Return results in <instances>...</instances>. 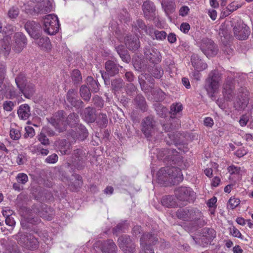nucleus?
Returning a JSON list of instances; mask_svg holds the SVG:
<instances>
[{
    "instance_id": "f8f14e48",
    "label": "nucleus",
    "mask_w": 253,
    "mask_h": 253,
    "mask_svg": "<svg viewBox=\"0 0 253 253\" xmlns=\"http://www.w3.org/2000/svg\"><path fill=\"white\" fill-rule=\"evenodd\" d=\"M175 194L179 200L183 202H192L195 198L194 191L187 187L177 188L175 190Z\"/></svg>"
},
{
    "instance_id": "a18cd8bd",
    "label": "nucleus",
    "mask_w": 253,
    "mask_h": 253,
    "mask_svg": "<svg viewBox=\"0 0 253 253\" xmlns=\"http://www.w3.org/2000/svg\"><path fill=\"white\" fill-rule=\"evenodd\" d=\"M146 74H142L141 76H139L138 77V81L140 85L141 89L143 91L147 92L149 91V88L148 85L146 84V82L145 81V79H147V78L146 77Z\"/></svg>"
},
{
    "instance_id": "e433bc0d",
    "label": "nucleus",
    "mask_w": 253,
    "mask_h": 253,
    "mask_svg": "<svg viewBox=\"0 0 253 253\" xmlns=\"http://www.w3.org/2000/svg\"><path fill=\"white\" fill-rule=\"evenodd\" d=\"M75 127L79 134V138L82 140H84L88 136V132L85 126L82 124H79Z\"/></svg>"
},
{
    "instance_id": "aec40b11",
    "label": "nucleus",
    "mask_w": 253,
    "mask_h": 253,
    "mask_svg": "<svg viewBox=\"0 0 253 253\" xmlns=\"http://www.w3.org/2000/svg\"><path fill=\"white\" fill-rule=\"evenodd\" d=\"M77 95V91L74 89H70L67 93V100L74 107L83 108L84 106V102L81 99H78Z\"/></svg>"
},
{
    "instance_id": "0eeeda50",
    "label": "nucleus",
    "mask_w": 253,
    "mask_h": 253,
    "mask_svg": "<svg viewBox=\"0 0 253 253\" xmlns=\"http://www.w3.org/2000/svg\"><path fill=\"white\" fill-rule=\"evenodd\" d=\"M18 243L29 250H34L38 246V241L36 238L30 233L19 231L14 236Z\"/></svg>"
},
{
    "instance_id": "774afa93",
    "label": "nucleus",
    "mask_w": 253,
    "mask_h": 253,
    "mask_svg": "<svg viewBox=\"0 0 253 253\" xmlns=\"http://www.w3.org/2000/svg\"><path fill=\"white\" fill-rule=\"evenodd\" d=\"M14 104L12 101H6L3 104V109L6 111H11L13 109Z\"/></svg>"
},
{
    "instance_id": "864d4df0",
    "label": "nucleus",
    "mask_w": 253,
    "mask_h": 253,
    "mask_svg": "<svg viewBox=\"0 0 253 253\" xmlns=\"http://www.w3.org/2000/svg\"><path fill=\"white\" fill-rule=\"evenodd\" d=\"M25 133L24 134L25 138L32 137L35 135L34 129L31 126H26L25 128Z\"/></svg>"
},
{
    "instance_id": "4be33fe9",
    "label": "nucleus",
    "mask_w": 253,
    "mask_h": 253,
    "mask_svg": "<svg viewBox=\"0 0 253 253\" xmlns=\"http://www.w3.org/2000/svg\"><path fill=\"white\" fill-rule=\"evenodd\" d=\"M125 42L126 47L130 50H135L140 46L139 39L136 36H126Z\"/></svg>"
},
{
    "instance_id": "37998d69",
    "label": "nucleus",
    "mask_w": 253,
    "mask_h": 253,
    "mask_svg": "<svg viewBox=\"0 0 253 253\" xmlns=\"http://www.w3.org/2000/svg\"><path fill=\"white\" fill-rule=\"evenodd\" d=\"M2 214L4 217H5V222L6 225L11 226V230H13V227L15 225V221L13 217L11 216L10 215L7 214V211H2Z\"/></svg>"
},
{
    "instance_id": "2eb2a0df",
    "label": "nucleus",
    "mask_w": 253,
    "mask_h": 253,
    "mask_svg": "<svg viewBox=\"0 0 253 253\" xmlns=\"http://www.w3.org/2000/svg\"><path fill=\"white\" fill-rule=\"evenodd\" d=\"M234 36L239 40H246L250 34L249 27L243 22L237 23L233 28Z\"/></svg>"
},
{
    "instance_id": "72a5a7b5",
    "label": "nucleus",
    "mask_w": 253,
    "mask_h": 253,
    "mask_svg": "<svg viewBox=\"0 0 253 253\" xmlns=\"http://www.w3.org/2000/svg\"><path fill=\"white\" fill-rule=\"evenodd\" d=\"M5 67L2 64L0 65V91L3 93L7 91L5 84L3 83L5 78Z\"/></svg>"
},
{
    "instance_id": "1a4fd4ad",
    "label": "nucleus",
    "mask_w": 253,
    "mask_h": 253,
    "mask_svg": "<svg viewBox=\"0 0 253 253\" xmlns=\"http://www.w3.org/2000/svg\"><path fill=\"white\" fill-rule=\"evenodd\" d=\"M118 244L120 249L124 253H134L136 251V245L127 235H122L118 238Z\"/></svg>"
},
{
    "instance_id": "603ef678",
    "label": "nucleus",
    "mask_w": 253,
    "mask_h": 253,
    "mask_svg": "<svg viewBox=\"0 0 253 253\" xmlns=\"http://www.w3.org/2000/svg\"><path fill=\"white\" fill-rule=\"evenodd\" d=\"M229 206L230 209H234L236 208L240 203V200L238 198H230L228 201Z\"/></svg>"
},
{
    "instance_id": "7ed1b4c3",
    "label": "nucleus",
    "mask_w": 253,
    "mask_h": 253,
    "mask_svg": "<svg viewBox=\"0 0 253 253\" xmlns=\"http://www.w3.org/2000/svg\"><path fill=\"white\" fill-rule=\"evenodd\" d=\"M157 179L161 183L175 185L181 181L183 177L180 169L174 167H166L158 171Z\"/></svg>"
},
{
    "instance_id": "ea45409f",
    "label": "nucleus",
    "mask_w": 253,
    "mask_h": 253,
    "mask_svg": "<svg viewBox=\"0 0 253 253\" xmlns=\"http://www.w3.org/2000/svg\"><path fill=\"white\" fill-rule=\"evenodd\" d=\"M132 28L135 31L141 29L147 32V26L142 19H138L135 22H133Z\"/></svg>"
},
{
    "instance_id": "f257e3e1",
    "label": "nucleus",
    "mask_w": 253,
    "mask_h": 253,
    "mask_svg": "<svg viewBox=\"0 0 253 253\" xmlns=\"http://www.w3.org/2000/svg\"><path fill=\"white\" fill-rule=\"evenodd\" d=\"M235 81L234 77L228 76L223 85L222 93L224 98L228 100H231L236 98L234 106L236 109L244 108L249 102V98L246 92L242 88L237 93L234 92Z\"/></svg>"
},
{
    "instance_id": "0e129e2a",
    "label": "nucleus",
    "mask_w": 253,
    "mask_h": 253,
    "mask_svg": "<svg viewBox=\"0 0 253 253\" xmlns=\"http://www.w3.org/2000/svg\"><path fill=\"white\" fill-rule=\"evenodd\" d=\"M38 139L41 143L44 145L49 144L48 139L47 138L46 136L42 133H41L39 135Z\"/></svg>"
},
{
    "instance_id": "4468645a",
    "label": "nucleus",
    "mask_w": 253,
    "mask_h": 253,
    "mask_svg": "<svg viewBox=\"0 0 253 253\" xmlns=\"http://www.w3.org/2000/svg\"><path fill=\"white\" fill-rule=\"evenodd\" d=\"M215 237V232L213 229L205 228L202 230L200 237L195 240V242L200 246H205L211 244Z\"/></svg>"
},
{
    "instance_id": "4c0bfd02",
    "label": "nucleus",
    "mask_w": 253,
    "mask_h": 253,
    "mask_svg": "<svg viewBox=\"0 0 253 253\" xmlns=\"http://www.w3.org/2000/svg\"><path fill=\"white\" fill-rule=\"evenodd\" d=\"M112 88L114 92L121 90L125 86V83L121 78L115 79L111 82Z\"/></svg>"
},
{
    "instance_id": "7c9ffc66",
    "label": "nucleus",
    "mask_w": 253,
    "mask_h": 253,
    "mask_svg": "<svg viewBox=\"0 0 253 253\" xmlns=\"http://www.w3.org/2000/svg\"><path fill=\"white\" fill-rule=\"evenodd\" d=\"M161 202L162 205L167 208H174L177 205L175 198L170 195L163 197Z\"/></svg>"
},
{
    "instance_id": "de8ad7c7",
    "label": "nucleus",
    "mask_w": 253,
    "mask_h": 253,
    "mask_svg": "<svg viewBox=\"0 0 253 253\" xmlns=\"http://www.w3.org/2000/svg\"><path fill=\"white\" fill-rule=\"evenodd\" d=\"M19 10L17 7L12 6L11 7L7 12V15L10 19H15L19 15Z\"/></svg>"
},
{
    "instance_id": "473e14b6",
    "label": "nucleus",
    "mask_w": 253,
    "mask_h": 253,
    "mask_svg": "<svg viewBox=\"0 0 253 253\" xmlns=\"http://www.w3.org/2000/svg\"><path fill=\"white\" fill-rule=\"evenodd\" d=\"M10 47L8 42L5 41H0V56H3L6 57L10 52Z\"/></svg>"
},
{
    "instance_id": "8fccbe9b",
    "label": "nucleus",
    "mask_w": 253,
    "mask_h": 253,
    "mask_svg": "<svg viewBox=\"0 0 253 253\" xmlns=\"http://www.w3.org/2000/svg\"><path fill=\"white\" fill-rule=\"evenodd\" d=\"M38 221V219H35L34 217H31L30 216H27L25 220H22L21 221V225L23 228H29L30 226L29 225H26V222L34 224L35 223Z\"/></svg>"
},
{
    "instance_id": "13d9d810",
    "label": "nucleus",
    "mask_w": 253,
    "mask_h": 253,
    "mask_svg": "<svg viewBox=\"0 0 253 253\" xmlns=\"http://www.w3.org/2000/svg\"><path fill=\"white\" fill-rule=\"evenodd\" d=\"M136 87L132 84H127L126 86V91L130 95H132L136 91Z\"/></svg>"
},
{
    "instance_id": "09e8293b",
    "label": "nucleus",
    "mask_w": 253,
    "mask_h": 253,
    "mask_svg": "<svg viewBox=\"0 0 253 253\" xmlns=\"http://www.w3.org/2000/svg\"><path fill=\"white\" fill-rule=\"evenodd\" d=\"M93 104L97 107L102 108L104 106V101L98 95H95L92 99Z\"/></svg>"
},
{
    "instance_id": "c03bdc74",
    "label": "nucleus",
    "mask_w": 253,
    "mask_h": 253,
    "mask_svg": "<svg viewBox=\"0 0 253 253\" xmlns=\"http://www.w3.org/2000/svg\"><path fill=\"white\" fill-rule=\"evenodd\" d=\"M182 105L180 103H173L170 106V113L171 115H175L182 110Z\"/></svg>"
},
{
    "instance_id": "4d7b16f0",
    "label": "nucleus",
    "mask_w": 253,
    "mask_h": 253,
    "mask_svg": "<svg viewBox=\"0 0 253 253\" xmlns=\"http://www.w3.org/2000/svg\"><path fill=\"white\" fill-rule=\"evenodd\" d=\"M50 213H48L47 211H41L39 212V214L42 218L47 220H50L52 219L53 213L52 211H50Z\"/></svg>"
},
{
    "instance_id": "412c9836",
    "label": "nucleus",
    "mask_w": 253,
    "mask_h": 253,
    "mask_svg": "<svg viewBox=\"0 0 253 253\" xmlns=\"http://www.w3.org/2000/svg\"><path fill=\"white\" fill-rule=\"evenodd\" d=\"M140 246H150L156 245L158 242V238L155 233H147L143 234L140 239Z\"/></svg>"
},
{
    "instance_id": "5fc2aeb1",
    "label": "nucleus",
    "mask_w": 253,
    "mask_h": 253,
    "mask_svg": "<svg viewBox=\"0 0 253 253\" xmlns=\"http://www.w3.org/2000/svg\"><path fill=\"white\" fill-rule=\"evenodd\" d=\"M163 74V70L160 67H156L152 71V75L157 79L160 78Z\"/></svg>"
},
{
    "instance_id": "a19ab883",
    "label": "nucleus",
    "mask_w": 253,
    "mask_h": 253,
    "mask_svg": "<svg viewBox=\"0 0 253 253\" xmlns=\"http://www.w3.org/2000/svg\"><path fill=\"white\" fill-rule=\"evenodd\" d=\"M71 78L74 84L81 83L82 77L80 71L77 69L74 70L71 74Z\"/></svg>"
},
{
    "instance_id": "69168bd1",
    "label": "nucleus",
    "mask_w": 253,
    "mask_h": 253,
    "mask_svg": "<svg viewBox=\"0 0 253 253\" xmlns=\"http://www.w3.org/2000/svg\"><path fill=\"white\" fill-rule=\"evenodd\" d=\"M170 125L169 124H164L162 126L163 129L165 131H170L174 129L177 128V126L176 125H173L172 123L170 122Z\"/></svg>"
},
{
    "instance_id": "a878e982",
    "label": "nucleus",
    "mask_w": 253,
    "mask_h": 253,
    "mask_svg": "<svg viewBox=\"0 0 253 253\" xmlns=\"http://www.w3.org/2000/svg\"><path fill=\"white\" fill-rule=\"evenodd\" d=\"M17 114L21 119L24 120L28 119L31 115L30 106L26 104L20 105L17 110Z\"/></svg>"
},
{
    "instance_id": "bb28decb",
    "label": "nucleus",
    "mask_w": 253,
    "mask_h": 253,
    "mask_svg": "<svg viewBox=\"0 0 253 253\" xmlns=\"http://www.w3.org/2000/svg\"><path fill=\"white\" fill-rule=\"evenodd\" d=\"M83 119L87 123H92L95 120V109L92 107L86 108L83 113Z\"/></svg>"
},
{
    "instance_id": "052dcab7",
    "label": "nucleus",
    "mask_w": 253,
    "mask_h": 253,
    "mask_svg": "<svg viewBox=\"0 0 253 253\" xmlns=\"http://www.w3.org/2000/svg\"><path fill=\"white\" fill-rule=\"evenodd\" d=\"M3 33L7 35H10L15 31L14 27L10 24H6L3 28Z\"/></svg>"
},
{
    "instance_id": "5701e85b",
    "label": "nucleus",
    "mask_w": 253,
    "mask_h": 253,
    "mask_svg": "<svg viewBox=\"0 0 253 253\" xmlns=\"http://www.w3.org/2000/svg\"><path fill=\"white\" fill-rule=\"evenodd\" d=\"M101 250L103 253H117V247L112 240H108L102 243Z\"/></svg>"
},
{
    "instance_id": "b1692460",
    "label": "nucleus",
    "mask_w": 253,
    "mask_h": 253,
    "mask_svg": "<svg viewBox=\"0 0 253 253\" xmlns=\"http://www.w3.org/2000/svg\"><path fill=\"white\" fill-rule=\"evenodd\" d=\"M191 60L192 66L198 72L206 69L208 67L207 64L204 62L197 54H193Z\"/></svg>"
},
{
    "instance_id": "6e6552de",
    "label": "nucleus",
    "mask_w": 253,
    "mask_h": 253,
    "mask_svg": "<svg viewBox=\"0 0 253 253\" xmlns=\"http://www.w3.org/2000/svg\"><path fill=\"white\" fill-rule=\"evenodd\" d=\"M59 29V22L58 17L54 14L46 15L43 19V29L49 35L57 33Z\"/></svg>"
},
{
    "instance_id": "49530a36",
    "label": "nucleus",
    "mask_w": 253,
    "mask_h": 253,
    "mask_svg": "<svg viewBox=\"0 0 253 253\" xmlns=\"http://www.w3.org/2000/svg\"><path fill=\"white\" fill-rule=\"evenodd\" d=\"M97 122L102 126H105L108 124V118L106 114L101 113L98 115Z\"/></svg>"
},
{
    "instance_id": "c9c22d12",
    "label": "nucleus",
    "mask_w": 253,
    "mask_h": 253,
    "mask_svg": "<svg viewBox=\"0 0 253 253\" xmlns=\"http://www.w3.org/2000/svg\"><path fill=\"white\" fill-rule=\"evenodd\" d=\"M80 93L81 97L86 101H88L91 97L90 89L86 85H82L80 89Z\"/></svg>"
},
{
    "instance_id": "f03ea898",
    "label": "nucleus",
    "mask_w": 253,
    "mask_h": 253,
    "mask_svg": "<svg viewBox=\"0 0 253 253\" xmlns=\"http://www.w3.org/2000/svg\"><path fill=\"white\" fill-rule=\"evenodd\" d=\"M79 121V118L77 114L71 113L67 118L63 111H58L53 118L49 120V123L59 132L63 131L66 129V125H68L72 127H75Z\"/></svg>"
},
{
    "instance_id": "393cba45",
    "label": "nucleus",
    "mask_w": 253,
    "mask_h": 253,
    "mask_svg": "<svg viewBox=\"0 0 253 253\" xmlns=\"http://www.w3.org/2000/svg\"><path fill=\"white\" fill-rule=\"evenodd\" d=\"M106 74L113 76L119 73V65L112 60H108L105 63Z\"/></svg>"
},
{
    "instance_id": "a211bd4d",
    "label": "nucleus",
    "mask_w": 253,
    "mask_h": 253,
    "mask_svg": "<svg viewBox=\"0 0 253 253\" xmlns=\"http://www.w3.org/2000/svg\"><path fill=\"white\" fill-rule=\"evenodd\" d=\"M14 40L13 49L15 52L20 53L27 44L26 38L23 33L18 32L15 34Z\"/></svg>"
},
{
    "instance_id": "c756f323",
    "label": "nucleus",
    "mask_w": 253,
    "mask_h": 253,
    "mask_svg": "<svg viewBox=\"0 0 253 253\" xmlns=\"http://www.w3.org/2000/svg\"><path fill=\"white\" fill-rule=\"evenodd\" d=\"M134 103L142 111L147 110V105L145 98L141 94H138L134 99Z\"/></svg>"
},
{
    "instance_id": "423d86ee",
    "label": "nucleus",
    "mask_w": 253,
    "mask_h": 253,
    "mask_svg": "<svg viewBox=\"0 0 253 253\" xmlns=\"http://www.w3.org/2000/svg\"><path fill=\"white\" fill-rule=\"evenodd\" d=\"M220 80L221 74L217 70H212L209 73L205 87L211 97H213V94L218 88Z\"/></svg>"
},
{
    "instance_id": "e2e57ef3",
    "label": "nucleus",
    "mask_w": 253,
    "mask_h": 253,
    "mask_svg": "<svg viewBox=\"0 0 253 253\" xmlns=\"http://www.w3.org/2000/svg\"><path fill=\"white\" fill-rule=\"evenodd\" d=\"M58 156L56 154H53L46 158L45 162L49 164H54L58 161Z\"/></svg>"
},
{
    "instance_id": "dca6fc26",
    "label": "nucleus",
    "mask_w": 253,
    "mask_h": 253,
    "mask_svg": "<svg viewBox=\"0 0 253 253\" xmlns=\"http://www.w3.org/2000/svg\"><path fill=\"white\" fill-rule=\"evenodd\" d=\"M144 56L147 60L153 64H158L161 61L162 56L160 51L154 47L148 46L144 49Z\"/></svg>"
},
{
    "instance_id": "2f4dec72",
    "label": "nucleus",
    "mask_w": 253,
    "mask_h": 253,
    "mask_svg": "<svg viewBox=\"0 0 253 253\" xmlns=\"http://www.w3.org/2000/svg\"><path fill=\"white\" fill-rule=\"evenodd\" d=\"M86 84L92 92H97L99 90V84L92 77L89 76L86 78Z\"/></svg>"
},
{
    "instance_id": "338daca9",
    "label": "nucleus",
    "mask_w": 253,
    "mask_h": 253,
    "mask_svg": "<svg viewBox=\"0 0 253 253\" xmlns=\"http://www.w3.org/2000/svg\"><path fill=\"white\" fill-rule=\"evenodd\" d=\"M156 111L159 116L163 117L165 115V113L167 112V109L166 107H163L161 105H158L156 107Z\"/></svg>"
},
{
    "instance_id": "9b49d317",
    "label": "nucleus",
    "mask_w": 253,
    "mask_h": 253,
    "mask_svg": "<svg viewBox=\"0 0 253 253\" xmlns=\"http://www.w3.org/2000/svg\"><path fill=\"white\" fill-rule=\"evenodd\" d=\"M188 221H190L192 226L195 228L202 227L206 224L202 213L196 209H190Z\"/></svg>"
},
{
    "instance_id": "20e7f679",
    "label": "nucleus",
    "mask_w": 253,
    "mask_h": 253,
    "mask_svg": "<svg viewBox=\"0 0 253 253\" xmlns=\"http://www.w3.org/2000/svg\"><path fill=\"white\" fill-rule=\"evenodd\" d=\"M17 87L24 96L30 98L35 92V85L32 83L28 82L25 75L20 74L15 79Z\"/></svg>"
},
{
    "instance_id": "680f3d73",
    "label": "nucleus",
    "mask_w": 253,
    "mask_h": 253,
    "mask_svg": "<svg viewBox=\"0 0 253 253\" xmlns=\"http://www.w3.org/2000/svg\"><path fill=\"white\" fill-rule=\"evenodd\" d=\"M237 9V8H232V4L228 5V6L223 10L222 13L223 16L225 17L228 16L231 13Z\"/></svg>"
},
{
    "instance_id": "ddd939ff",
    "label": "nucleus",
    "mask_w": 253,
    "mask_h": 253,
    "mask_svg": "<svg viewBox=\"0 0 253 253\" xmlns=\"http://www.w3.org/2000/svg\"><path fill=\"white\" fill-rule=\"evenodd\" d=\"M142 131L146 137L152 136L157 129L156 122L152 116L145 118L142 122Z\"/></svg>"
},
{
    "instance_id": "9d476101",
    "label": "nucleus",
    "mask_w": 253,
    "mask_h": 253,
    "mask_svg": "<svg viewBox=\"0 0 253 253\" xmlns=\"http://www.w3.org/2000/svg\"><path fill=\"white\" fill-rule=\"evenodd\" d=\"M200 48L208 58L216 55L218 51L217 45L209 39H203L202 40Z\"/></svg>"
},
{
    "instance_id": "c85d7f7f",
    "label": "nucleus",
    "mask_w": 253,
    "mask_h": 253,
    "mask_svg": "<svg viewBox=\"0 0 253 253\" xmlns=\"http://www.w3.org/2000/svg\"><path fill=\"white\" fill-rule=\"evenodd\" d=\"M59 150L62 155H69L72 150V145L66 140H61L59 141Z\"/></svg>"
},
{
    "instance_id": "79ce46f5",
    "label": "nucleus",
    "mask_w": 253,
    "mask_h": 253,
    "mask_svg": "<svg viewBox=\"0 0 253 253\" xmlns=\"http://www.w3.org/2000/svg\"><path fill=\"white\" fill-rule=\"evenodd\" d=\"M151 36L153 39H156L157 40L162 41L166 39L167 33L164 31L155 30Z\"/></svg>"
},
{
    "instance_id": "58836bf2",
    "label": "nucleus",
    "mask_w": 253,
    "mask_h": 253,
    "mask_svg": "<svg viewBox=\"0 0 253 253\" xmlns=\"http://www.w3.org/2000/svg\"><path fill=\"white\" fill-rule=\"evenodd\" d=\"M52 6L51 2L49 0L41 4L37 8L38 12L42 14L50 12L51 11Z\"/></svg>"
},
{
    "instance_id": "3c124183",
    "label": "nucleus",
    "mask_w": 253,
    "mask_h": 253,
    "mask_svg": "<svg viewBox=\"0 0 253 253\" xmlns=\"http://www.w3.org/2000/svg\"><path fill=\"white\" fill-rule=\"evenodd\" d=\"M16 179L18 183L25 184L28 180V177L25 173H20L17 175Z\"/></svg>"
},
{
    "instance_id": "6ab92c4d",
    "label": "nucleus",
    "mask_w": 253,
    "mask_h": 253,
    "mask_svg": "<svg viewBox=\"0 0 253 253\" xmlns=\"http://www.w3.org/2000/svg\"><path fill=\"white\" fill-rule=\"evenodd\" d=\"M25 28L32 38H38L40 37L41 26L38 23L33 21H29L25 24Z\"/></svg>"
},
{
    "instance_id": "f3484780",
    "label": "nucleus",
    "mask_w": 253,
    "mask_h": 253,
    "mask_svg": "<svg viewBox=\"0 0 253 253\" xmlns=\"http://www.w3.org/2000/svg\"><path fill=\"white\" fill-rule=\"evenodd\" d=\"M142 10L146 19L153 21L158 19L156 7L152 1L149 0L145 1L142 5Z\"/></svg>"
},
{
    "instance_id": "39448f33",
    "label": "nucleus",
    "mask_w": 253,
    "mask_h": 253,
    "mask_svg": "<svg viewBox=\"0 0 253 253\" xmlns=\"http://www.w3.org/2000/svg\"><path fill=\"white\" fill-rule=\"evenodd\" d=\"M71 161L68 162L67 167L71 168L72 172L74 171L73 167L75 169L80 170L83 169L85 166V163L86 160L85 151L83 149H77L74 150L71 158Z\"/></svg>"
},
{
    "instance_id": "f704fd0d",
    "label": "nucleus",
    "mask_w": 253,
    "mask_h": 253,
    "mask_svg": "<svg viewBox=\"0 0 253 253\" xmlns=\"http://www.w3.org/2000/svg\"><path fill=\"white\" fill-rule=\"evenodd\" d=\"M189 213L190 209H179L176 212V215L178 219L188 221Z\"/></svg>"
},
{
    "instance_id": "bf43d9fd",
    "label": "nucleus",
    "mask_w": 253,
    "mask_h": 253,
    "mask_svg": "<svg viewBox=\"0 0 253 253\" xmlns=\"http://www.w3.org/2000/svg\"><path fill=\"white\" fill-rule=\"evenodd\" d=\"M124 224L123 223H119L113 228V233L114 234L117 236L121 232H124Z\"/></svg>"
},
{
    "instance_id": "6e6d98bb",
    "label": "nucleus",
    "mask_w": 253,
    "mask_h": 253,
    "mask_svg": "<svg viewBox=\"0 0 253 253\" xmlns=\"http://www.w3.org/2000/svg\"><path fill=\"white\" fill-rule=\"evenodd\" d=\"M10 136L11 139L13 140H18L21 137V133L19 130L12 128L10 131Z\"/></svg>"
},
{
    "instance_id": "cd10ccee",
    "label": "nucleus",
    "mask_w": 253,
    "mask_h": 253,
    "mask_svg": "<svg viewBox=\"0 0 253 253\" xmlns=\"http://www.w3.org/2000/svg\"><path fill=\"white\" fill-rule=\"evenodd\" d=\"M36 40V43L43 50H48L51 49V43L48 37H41L34 38Z\"/></svg>"
}]
</instances>
